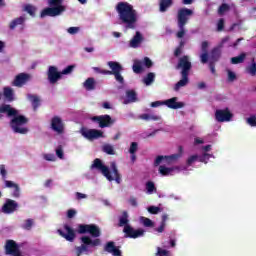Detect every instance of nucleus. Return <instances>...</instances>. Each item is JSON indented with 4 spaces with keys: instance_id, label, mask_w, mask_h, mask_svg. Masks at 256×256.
Listing matches in <instances>:
<instances>
[{
    "instance_id": "obj_26",
    "label": "nucleus",
    "mask_w": 256,
    "mask_h": 256,
    "mask_svg": "<svg viewBox=\"0 0 256 256\" xmlns=\"http://www.w3.org/2000/svg\"><path fill=\"white\" fill-rule=\"evenodd\" d=\"M219 59H221V50L216 47L213 48L210 52V63H217V61H219Z\"/></svg>"
},
{
    "instance_id": "obj_14",
    "label": "nucleus",
    "mask_w": 256,
    "mask_h": 256,
    "mask_svg": "<svg viewBox=\"0 0 256 256\" xmlns=\"http://www.w3.org/2000/svg\"><path fill=\"white\" fill-rule=\"evenodd\" d=\"M82 137L88 139V141H95V139H101L103 137V131L98 129H82Z\"/></svg>"
},
{
    "instance_id": "obj_58",
    "label": "nucleus",
    "mask_w": 256,
    "mask_h": 256,
    "mask_svg": "<svg viewBox=\"0 0 256 256\" xmlns=\"http://www.w3.org/2000/svg\"><path fill=\"white\" fill-rule=\"evenodd\" d=\"M165 227H167V224L160 223V226L155 228V231H157V233H163V231H165Z\"/></svg>"
},
{
    "instance_id": "obj_44",
    "label": "nucleus",
    "mask_w": 256,
    "mask_h": 256,
    "mask_svg": "<svg viewBox=\"0 0 256 256\" xmlns=\"http://www.w3.org/2000/svg\"><path fill=\"white\" fill-rule=\"evenodd\" d=\"M73 69H75V65H69L65 69H63L60 73L61 75H70V73H73Z\"/></svg>"
},
{
    "instance_id": "obj_40",
    "label": "nucleus",
    "mask_w": 256,
    "mask_h": 256,
    "mask_svg": "<svg viewBox=\"0 0 256 256\" xmlns=\"http://www.w3.org/2000/svg\"><path fill=\"white\" fill-rule=\"evenodd\" d=\"M132 69L134 73H137V74L143 73V66H141V62L139 61L134 62Z\"/></svg>"
},
{
    "instance_id": "obj_33",
    "label": "nucleus",
    "mask_w": 256,
    "mask_h": 256,
    "mask_svg": "<svg viewBox=\"0 0 256 256\" xmlns=\"http://www.w3.org/2000/svg\"><path fill=\"white\" fill-rule=\"evenodd\" d=\"M138 117H139V119H142L143 121H159V119H161V117H159L157 115H151V114H141Z\"/></svg>"
},
{
    "instance_id": "obj_16",
    "label": "nucleus",
    "mask_w": 256,
    "mask_h": 256,
    "mask_svg": "<svg viewBox=\"0 0 256 256\" xmlns=\"http://www.w3.org/2000/svg\"><path fill=\"white\" fill-rule=\"evenodd\" d=\"M51 129H53L55 133H58V135H63V133H65V124L61 117L54 116L51 119Z\"/></svg>"
},
{
    "instance_id": "obj_18",
    "label": "nucleus",
    "mask_w": 256,
    "mask_h": 256,
    "mask_svg": "<svg viewBox=\"0 0 256 256\" xmlns=\"http://www.w3.org/2000/svg\"><path fill=\"white\" fill-rule=\"evenodd\" d=\"M48 81L51 83V85H55L59 79H61L62 74L57 70V67L55 66H49L48 72Z\"/></svg>"
},
{
    "instance_id": "obj_59",
    "label": "nucleus",
    "mask_w": 256,
    "mask_h": 256,
    "mask_svg": "<svg viewBox=\"0 0 256 256\" xmlns=\"http://www.w3.org/2000/svg\"><path fill=\"white\" fill-rule=\"evenodd\" d=\"M215 63L216 62H209V68H210V71L213 75H215L216 71H215Z\"/></svg>"
},
{
    "instance_id": "obj_7",
    "label": "nucleus",
    "mask_w": 256,
    "mask_h": 256,
    "mask_svg": "<svg viewBox=\"0 0 256 256\" xmlns=\"http://www.w3.org/2000/svg\"><path fill=\"white\" fill-rule=\"evenodd\" d=\"M49 7L44 8L40 17H59L62 13H65L66 8L63 6V0H47Z\"/></svg>"
},
{
    "instance_id": "obj_22",
    "label": "nucleus",
    "mask_w": 256,
    "mask_h": 256,
    "mask_svg": "<svg viewBox=\"0 0 256 256\" xmlns=\"http://www.w3.org/2000/svg\"><path fill=\"white\" fill-rule=\"evenodd\" d=\"M177 100V97L170 98L164 101V105L169 109H183V107H185V103L177 102Z\"/></svg>"
},
{
    "instance_id": "obj_13",
    "label": "nucleus",
    "mask_w": 256,
    "mask_h": 256,
    "mask_svg": "<svg viewBox=\"0 0 256 256\" xmlns=\"http://www.w3.org/2000/svg\"><path fill=\"white\" fill-rule=\"evenodd\" d=\"M215 119L218 123H225L231 121L233 119V113L229 110V108H225L223 110L218 109L215 112Z\"/></svg>"
},
{
    "instance_id": "obj_41",
    "label": "nucleus",
    "mask_w": 256,
    "mask_h": 256,
    "mask_svg": "<svg viewBox=\"0 0 256 256\" xmlns=\"http://www.w3.org/2000/svg\"><path fill=\"white\" fill-rule=\"evenodd\" d=\"M146 190H147V193H149L150 195L151 193H153V191H157V188L155 187V183L153 181L146 182Z\"/></svg>"
},
{
    "instance_id": "obj_43",
    "label": "nucleus",
    "mask_w": 256,
    "mask_h": 256,
    "mask_svg": "<svg viewBox=\"0 0 256 256\" xmlns=\"http://www.w3.org/2000/svg\"><path fill=\"white\" fill-rule=\"evenodd\" d=\"M138 150H139V144L137 142H132L129 148L130 155L137 153Z\"/></svg>"
},
{
    "instance_id": "obj_8",
    "label": "nucleus",
    "mask_w": 256,
    "mask_h": 256,
    "mask_svg": "<svg viewBox=\"0 0 256 256\" xmlns=\"http://www.w3.org/2000/svg\"><path fill=\"white\" fill-rule=\"evenodd\" d=\"M0 174L2 175V178L5 183V187L7 189H14L12 193V197L15 199H19L21 197V188L19 187V184L6 180L7 179V170L5 169V165H0Z\"/></svg>"
},
{
    "instance_id": "obj_24",
    "label": "nucleus",
    "mask_w": 256,
    "mask_h": 256,
    "mask_svg": "<svg viewBox=\"0 0 256 256\" xmlns=\"http://www.w3.org/2000/svg\"><path fill=\"white\" fill-rule=\"evenodd\" d=\"M26 18L25 16H20L18 18L13 19L9 24L10 31L15 30L19 25H25Z\"/></svg>"
},
{
    "instance_id": "obj_4",
    "label": "nucleus",
    "mask_w": 256,
    "mask_h": 256,
    "mask_svg": "<svg viewBox=\"0 0 256 256\" xmlns=\"http://www.w3.org/2000/svg\"><path fill=\"white\" fill-rule=\"evenodd\" d=\"M91 169H96L97 171H100L104 177L108 181H116V183H121V174L119 173V169H117V164L115 162L111 163V169L114 173V178L111 175V171L109 170V167H107L105 164H103V161L101 159L96 158L93 161V164L91 165Z\"/></svg>"
},
{
    "instance_id": "obj_6",
    "label": "nucleus",
    "mask_w": 256,
    "mask_h": 256,
    "mask_svg": "<svg viewBox=\"0 0 256 256\" xmlns=\"http://www.w3.org/2000/svg\"><path fill=\"white\" fill-rule=\"evenodd\" d=\"M190 17H193V10L189 8H180L177 11V25L179 31L176 33V37L178 39H183L187 30L185 29V25L189 23Z\"/></svg>"
},
{
    "instance_id": "obj_62",
    "label": "nucleus",
    "mask_w": 256,
    "mask_h": 256,
    "mask_svg": "<svg viewBox=\"0 0 256 256\" xmlns=\"http://www.w3.org/2000/svg\"><path fill=\"white\" fill-rule=\"evenodd\" d=\"M129 203L130 205H132V207H137V198L135 197L130 198Z\"/></svg>"
},
{
    "instance_id": "obj_10",
    "label": "nucleus",
    "mask_w": 256,
    "mask_h": 256,
    "mask_svg": "<svg viewBox=\"0 0 256 256\" xmlns=\"http://www.w3.org/2000/svg\"><path fill=\"white\" fill-rule=\"evenodd\" d=\"M77 233H79V235H85L89 233L91 237H101V229L95 224H79Z\"/></svg>"
},
{
    "instance_id": "obj_64",
    "label": "nucleus",
    "mask_w": 256,
    "mask_h": 256,
    "mask_svg": "<svg viewBox=\"0 0 256 256\" xmlns=\"http://www.w3.org/2000/svg\"><path fill=\"white\" fill-rule=\"evenodd\" d=\"M182 48H179V47H177L176 49H175V51H174V57H179V55H181V53H182V50H181Z\"/></svg>"
},
{
    "instance_id": "obj_23",
    "label": "nucleus",
    "mask_w": 256,
    "mask_h": 256,
    "mask_svg": "<svg viewBox=\"0 0 256 256\" xmlns=\"http://www.w3.org/2000/svg\"><path fill=\"white\" fill-rule=\"evenodd\" d=\"M142 42L143 35L141 34V32L137 31L133 38L130 40L129 46L132 47V49H137V47H139Z\"/></svg>"
},
{
    "instance_id": "obj_42",
    "label": "nucleus",
    "mask_w": 256,
    "mask_h": 256,
    "mask_svg": "<svg viewBox=\"0 0 256 256\" xmlns=\"http://www.w3.org/2000/svg\"><path fill=\"white\" fill-rule=\"evenodd\" d=\"M248 73L255 77L256 75V62L255 59H252V64L247 68Z\"/></svg>"
},
{
    "instance_id": "obj_20",
    "label": "nucleus",
    "mask_w": 256,
    "mask_h": 256,
    "mask_svg": "<svg viewBox=\"0 0 256 256\" xmlns=\"http://www.w3.org/2000/svg\"><path fill=\"white\" fill-rule=\"evenodd\" d=\"M31 75L27 73L18 74L12 82L13 87H23L28 81H30Z\"/></svg>"
},
{
    "instance_id": "obj_19",
    "label": "nucleus",
    "mask_w": 256,
    "mask_h": 256,
    "mask_svg": "<svg viewBox=\"0 0 256 256\" xmlns=\"http://www.w3.org/2000/svg\"><path fill=\"white\" fill-rule=\"evenodd\" d=\"M64 229L67 233L63 232V230L58 229L57 233L63 237L64 239H66V241H70L72 243V241H75V230H73V228H71L69 225L65 224L64 225Z\"/></svg>"
},
{
    "instance_id": "obj_60",
    "label": "nucleus",
    "mask_w": 256,
    "mask_h": 256,
    "mask_svg": "<svg viewBox=\"0 0 256 256\" xmlns=\"http://www.w3.org/2000/svg\"><path fill=\"white\" fill-rule=\"evenodd\" d=\"M44 159L46 161H55V157L53 155H51V154H45L44 155Z\"/></svg>"
},
{
    "instance_id": "obj_3",
    "label": "nucleus",
    "mask_w": 256,
    "mask_h": 256,
    "mask_svg": "<svg viewBox=\"0 0 256 256\" xmlns=\"http://www.w3.org/2000/svg\"><path fill=\"white\" fill-rule=\"evenodd\" d=\"M192 67L193 65L189 60V56L184 55L179 58L176 69H181V79L175 84L174 91H179L181 87H187V85H189V73L191 72Z\"/></svg>"
},
{
    "instance_id": "obj_31",
    "label": "nucleus",
    "mask_w": 256,
    "mask_h": 256,
    "mask_svg": "<svg viewBox=\"0 0 256 256\" xmlns=\"http://www.w3.org/2000/svg\"><path fill=\"white\" fill-rule=\"evenodd\" d=\"M84 87L86 88V91H94L95 89V78L90 77L86 79L84 82Z\"/></svg>"
},
{
    "instance_id": "obj_36",
    "label": "nucleus",
    "mask_w": 256,
    "mask_h": 256,
    "mask_svg": "<svg viewBox=\"0 0 256 256\" xmlns=\"http://www.w3.org/2000/svg\"><path fill=\"white\" fill-rule=\"evenodd\" d=\"M102 151L107 153V155H115V149L111 144H104L102 147Z\"/></svg>"
},
{
    "instance_id": "obj_28",
    "label": "nucleus",
    "mask_w": 256,
    "mask_h": 256,
    "mask_svg": "<svg viewBox=\"0 0 256 256\" xmlns=\"http://www.w3.org/2000/svg\"><path fill=\"white\" fill-rule=\"evenodd\" d=\"M127 100L124 101L125 105H128V103H135L137 101V92L135 90H128L126 92Z\"/></svg>"
},
{
    "instance_id": "obj_55",
    "label": "nucleus",
    "mask_w": 256,
    "mask_h": 256,
    "mask_svg": "<svg viewBox=\"0 0 256 256\" xmlns=\"http://www.w3.org/2000/svg\"><path fill=\"white\" fill-rule=\"evenodd\" d=\"M56 155L59 159H63L64 157V153H63V148L61 146H59L57 149H56Z\"/></svg>"
},
{
    "instance_id": "obj_48",
    "label": "nucleus",
    "mask_w": 256,
    "mask_h": 256,
    "mask_svg": "<svg viewBox=\"0 0 256 256\" xmlns=\"http://www.w3.org/2000/svg\"><path fill=\"white\" fill-rule=\"evenodd\" d=\"M170 252L168 250L162 249V248H157V253L156 256H169Z\"/></svg>"
},
{
    "instance_id": "obj_57",
    "label": "nucleus",
    "mask_w": 256,
    "mask_h": 256,
    "mask_svg": "<svg viewBox=\"0 0 256 256\" xmlns=\"http://www.w3.org/2000/svg\"><path fill=\"white\" fill-rule=\"evenodd\" d=\"M161 105H165V101H155L150 104V107H161Z\"/></svg>"
},
{
    "instance_id": "obj_37",
    "label": "nucleus",
    "mask_w": 256,
    "mask_h": 256,
    "mask_svg": "<svg viewBox=\"0 0 256 256\" xmlns=\"http://www.w3.org/2000/svg\"><path fill=\"white\" fill-rule=\"evenodd\" d=\"M116 249L117 247L115 246V242L113 241L107 242L104 247V251H106L107 253H113V251H115Z\"/></svg>"
},
{
    "instance_id": "obj_12",
    "label": "nucleus",
    "mask_w": 256,
    "mask_h": 256,
    "mask_svg": "<svg viewBox=\"0 0 256 256\" xmlns=\"http://www.w3.org/2000/svg\"><path fill=\"white\" fill-rule=\"evenodd\" d=\"M91 121L94 123H98L100 129H105V127H111L115 123L113 119L109 115H100V116H93Z\"/></svg>"
},
{
    "instance_id": "obj_35",
    "label": "nucleus",
    "mask_w": 256,
    "mask_h": 256,
    "mask_svg": "<svg viewBox=\"0 0 256 256\" xmlns=\"http://www.w3.org/2000/svg\"><path fill=\"white\" fill-rule=\"evenodd\" d=\"M231 10V6H229V4L227 3H223L219 6L218 8V15H225V13H227V11Z\"/></svg>"
},
{
    "instance_id": "obj_2",
    "label": "nucleus",
    "mask_w": 256,
    "mask_h": 256,
    "mask_svg": "<svg viewBox=\"0 0 256 256\" xmlns=\"http://www.w3.org/2000/svg\"><path fill=\"white\" fill-rule=\"evenodd\" d=\"M119 21L126 29H135L137 25V10L129 2H119L116 5Z\"/></svg>"
},
{
    "instance_id": "obj_38",
    "label": "nucleus",
    "mask_w": 256,
    "mask_h": 256,
    "mask_svg": "<svg viewBox=\"0 0 256 256\" xmlns=\"http://www.w3.org/2000/svg\"><path fill=\"white\" fill-rule=\"evenodd\" d=\"M155 81V73L149 72L147 76L144 78L145 85H151Z\"/></svg>"
},
{
    "instance_id": "obj_49",
    "label": "nucleus",
    "mask_w": 256,
    "mask_h": 256,
    "mask_svg": "<svg viewBox=\"0 0 256 256\" xmlns=\"http://www.w3.org/2000/svg\"><path fill=\"white\" fill-rule=\"evenodd\" d=\"M199 159V156H197V155H192V156H190L188 159H187V165H188V167H191V165H193V163L195 162V161H197Z\"/></svg>"
},
{
    "instance_id": "obj_52",
    "label": "nucleus",
    "mask_w": 256,
    "mask_h": 256,
    "mask_svg": "<svg viewBox=\"0 0 256 256\" xmlns=\"http://www.w3.org/2000/svg\"><path fill=\"white\" fill-rule=\"evenodd\" d=\"M227 73H228V81L233 83V81H235V79H237V75L231 70H228Z\"/></svg>"
},
{
    "instance_id": "obj_15",
    "label": "nucleus",
    "mask_w": 256,
    "mask_h": 256,
    "mask_svg": "<svg viewBox=\"0 0 256 256\" xmlns=\"http://www.w3.org/2000/svg\"><path fill=\"white\" fill-rule=\"evenodd\" d=\"M123 233L125 234L126 238L139 239V237H143V235H145V230L143 229L135 230L131 226H125L123 229Z\"/></svg>"
},
{
    "instance_id": "obj_1",
    "label": "nucleus",
    "mask_w": 256,
    "mask_h": 256,
    "mask_svg": "<svg viewBox=\"0 0 256 256\" xmlns=\"http://www.w3.org/2000/svg\"><path fill=\"white\" fill-rule=\"evenodd\" d=\"M2 113H6L7 117H13L10 120V127L14 133H19L20 135H27L29 133V128L23 127L29 123V119L23 115H19L17 109L11 107L9 104L0 105V119H3Z\"/></svg>"
},
{
    "instance_id": "obj_63",
    "label": "nucleus",
    "mask_w": 256,
    "mask_h": 256,
    "mask_svg": "<svg viewBox=\"0 0 256 256\" xmlns=\"http://www.w3.org/2000/svg\"><path fill=\"white\" fill-rule=\"evenodd\" d=\"M113 256H123L121 254V250L119 248H116L115 250L112 251Z\"/></svg>"
},
{
    "instance_id": "obj_21",
    "label": "nucleus",
    "mask_w": 256,
    "mask_h": 256,
    "mask_svg": "<svg viewBox=\"0 0 256 256\" xmlns=\"http://www.w3.org/2000/svg\"><path fill=\"white\" fill-rule=\"evenodd\" d=\"M201 51L202 54L200 55V61L205 65V63H208L209 61V42L203 41L201 43Z\"/></svg>"
},
{
    "instance_id": "obj_17",
    "label": "nucleus",
    "mask_w": 256,
    "mask_h": 256,
    "mask_svg": "<svg viewBox=\"0 0 256 256\" xmlns=\"http://www.w3.org/2000/svg\"><path fill=\"white\" fill-rule=\"evenodd\" d=\"M17 207H19V204L15 200L6 199L1 211L5 213V215H11V213L17 211Z\"/></svg>"
},
{
    "instance_id": "obj_32",
    "label": "nucleus",
    "mask_w": 256,
    "mask_h": 256,
    "mask_svg": "<svg viewBox=\"0 0 256 256\" xmlns=\"http://www.w3.org/2000/svg\"><path fill=\"white\" fill-rule=\"evenodd\" d=\"M246 57H247V54L241 53L239 56L232 57L231 63L232 65H239V63H243L245 61Z\"/></svg>"
},
{
    "instance_id": "obj_61",
    "label": "nucleus",
    "mask_w": 256,
    "mask_h": 256,
    "mask_svg": "<svg viewBox=\"0 0 256 256\" xmlns=\"http://www.w3.org/2000/svg\"><path fill=\"white\" fill-rule=\"evenodd\" d=\"M76 198L78 200H81V199H87V196L81 192H76Z\"/></svg>"
},
{
    "instance_id": "obj_46",
    "label": "nucleus",
    "mask_w": 256,
    "mask_h": 256,
    "mask_svg": "<svg viewBox=\"0 0 256 256\" xmlns=\"http://www.w3.org/2000/svg\"><path fill=\"white\" fill-rule=\"evenodd\" d=\"M160 211H161L160 207H157V206L148 207V213H151V215H157Z\"/></svg>"
},
{
    "instance_id": "obj_39",
    "label": "nucleus",
    "mask_w": 256,
    "mask_h": 256,
    "mask_svg": "<svg viewBox=\"0 0 256 256\" xmlns=\"http://www.w3.org/2000/svg\"><path fill=\"white\" fill-rule=\"evenodd\" d=\"M159 173L161 175H164V176L170 175V173H173V168H168V167H165V166H160L159 167Z\"/></svg>"
},
{
    "instance_id": "obj_45",
    "label": "nucleus",
    "mask_w": 256,
    "mask_h": 256,
    "mask_svg": "<svg viewBox=\"0 0 256 256\" xmlns=\"http://www.w3.org/2000/svg\"><path fill=\"white\" fill-rule=\"evenodd\" d=\"M32 227H33V219H27L25 221V224L22 225V228H24L26 231H31Z\"/></svg>"
},
{
    "instance_id": "obj_27",
    "label": "nucleus",
    "mask_w": 256,
    "mask_h": 256,
    "mask_svg": "<svg viewBox=\"0 0 256 256\" xmlns=\"http://www.w3.org/2000/svg\"><path fill=\"white\" fill-rule=\"evenodd\" d=\"M27 99L31 101L34 111H37V109H39V106L41 105V100L39 99V96L27 94Z\"/></svg>"
},
{
    "instance_id": "obj_34",
    "label": "nucleus",
    "mask_w": 256,
    "mask_h": 256,
    "mask_svg": "<svg viewBox=\"0 0 256 256\" xmlns=\"http://www.w3.org/2000/svg\"><path fill=\"white\" fill-rule=\"evenodd\" d=\"M24 11H26V13H28V15H30V17H35V13L37 12V7H35L31 4H27L24 7Z\"/></svg>"
},
{
    "instance_id": "obj_5",
    "label": "nucleus",
    "mask_w": 256,
    "mask_h": 256,
    "mask_svg": "<svg viewBox=\"0 0 256 256\" xmlns=\"http://www.w3.org/2000/svg\"><path fill=\"white\" fill-rule=\"evenodd\" d=\"M107 65L111 70L94 67L95 73H99L100 75H114L115 80L120 83V85H123L125 83V79L123 78V75H121V72L123 71V65L117 61H109L107 62Z\"/></svg>"
},
{
    "instance_id": "obj_29",
    "label": "nucleus",
    "mask_w": 256,
    "mask_h": 256,
    "mask_svg": "<svg viewBox=\"0 0 256 256\" xmlns=\"http://www.w3.org/2000/svg\"><path fill=\"white\" fill-rule=\"evenodd\" d=\"M129 225V214L127 211L122 213V216L119 218L118 227H127Z\"/></svg>"
},
{
    "instance_id": "obj_51",
    "label": "nucleus",
    "mask_w": 256,
    "mask_h": 256,
    "mask_svg": "<svg viewBox=\"0 0 256 256\" xmlns=\"http://www.w3.org/2000/svg\"><path fill=\"white\" fill-rule=\"evenodd\" d=\"M142 223H143L144 227H153L154 226L152 220L149 219V218L143 217L142 218Z\"/></svg>"
},
{
    "instance_id": "obj_47",
    "label": "nucleus",
    "mask_w": 256,
    "mask_h": 256,
    "mask_svg": "<svg viewBox=\"0 0 256 256\" xmlns=\"http://www.w3.org/2000/svg\"><path fill=\"white\" fill-rule=\"evenodd\" d=\"M223 29H225V19L220 18L217 22V31L221 32Z\"/></svg>"
},
{
    "instance_id": "obj_56",
    "label": "nucleus",
    "mask_w": 256,
    "mask_h": 256,
    "mask_svg": "<svg viewBox=\"0 0 256 256\" xmlns=\"http://www.w3.org/2000/svg\"><path fill=\"white\" fill-rule=\"evenodd\" d=\"M68 33L70 35H76V33H79V27H70V28H68Z\"/></svg>"
},
{
    "instance_id": "obj_11",
    "label": "nucleus",
    "mask_w": 256,
    "mask_h": 256,
    "mask_svg": "<svg viewBox=\"0 0 256 256\" xmlns=\"http://www.w3.org/2000/svg\"><path fill=\"white\" fill-rule=\"evenodd\" d=\"M183 156V146L178 147V153L172 154L170 156H157L154 162V165L157 167V165H161L163 161H166V163H173V161H177V159H181Z\"/></svg>"
},
{
    "instance_id": "obj_30",
    "label": "nucleus",
    "mask_w": 256,
    "mask_h": 256,
    "mask_svg": "<svg viewBox=\"0 0 256 256\" xmlns=\"http://www.w3.org/2000/svg\"><path fill=\"white\" fill-rule=\"evenodd\" d=\"M173 5V0H160V13H165Z\"/></svg>"
},
{
    "instance_id": "obj_9",
    "label": "nucleus",
    "mask_w": 256,
    "mask_h": 256,
    "mask_svg": "<svg viewBox=\"0 0 256 256\" xmlns=\"http://www.w3.org/2000/svg\"><path fill=\"white\" fill-rule=\"evenodd\" d=\"M82 245L80 247L76 248V255L81 256V254L85 253V251H88L90 247H99L101 245V239L96 238L94 240L91 239L89 236H83L81 237Z\"/></svg>"
},
{
    "instance_id": "obj_54",
    "label": "nucleus",
    "mask_w": 256,
    "mask_h": 256,
    "mask_svg": "<svg viewBox=\"0 0 256 256\" xmlns=\"http://www.w3.org/2000/svg\"><path fill=\"white\" fill-rule=\"evenodd\" d=\"M76 215H77V210H75V209H69L67 211L68 219H73V217H75Z\"/></svg>"
},
{
    "instance_id": "obj_53",
    "label": "nucleus",
    "mask_w": 256,
    "mask_h": 256,
    "mask_svg": "<svg viewBox=\"0 0 256 256\" xmlns=\"http://www.w3.org/2000/svg\"><path fill=\"white\" fill-rule=\"evenodd\" d=\"M144 65L147 67V69H151L153 67V61L149 59V57L144 58Z\"/></svg>"
},
{
    "instance_id": "obj_50",
    "label": "nucleus",
    "mask_w": 256,
    "mask_h": 256,
    "mask_svg": "<svg viewBox=\"0 0 256 256\" xmlns=\"http://www.w3.org/2000/svg\"><path fill=\"white\" fill-rule=\"evenodd\" d=\"M247 123L250 125V127H256V116L252 115L249 118H247Z\"/></svg>"
},
{
    "instance_id": "obj_25",
    "label": "nucleus",
    "mask_w": 256,
    "mask_h": 256,
    "mask_svg": "<svg viewBox=\"0 0 256 256\" xmlns=\"http://www.w3.org/2000/svg\"><path fill=\"white\" fill-rule=\"evenodd\" d=\"M3 96L10 103L12 101H15V92L13 91V88H11V87H4L3 88Z\"/></svg>"
}]
</instances>
